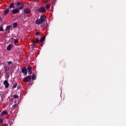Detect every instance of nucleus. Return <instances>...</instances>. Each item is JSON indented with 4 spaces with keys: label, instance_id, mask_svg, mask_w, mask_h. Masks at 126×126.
<instances>
[{
    "label": "nucleus",
    "instance_id": "nucleus-1",
    "mask_svg": "<svg viewBox=\"0 0 126 126\" xmlns=\"http://www.w3.org/2000/svg\"><path fill=\"white\" fill-rule=\"evenodd\" d=\"M14 8V3H11L9 5V8H7L6 9L4 10V13H3V15L6 16L7 14H8L9 13V10L10 9Z\"/></svg>",
    "mask_w": 126,
    "mask_h": 126
},
{
    "label": "nucleus",
    "instance_id": "nucleus-2",
    "mask_svg": "<svg viewBox=\"0 0 126 126\" xmlns=\"http://www.w3.org/2000/svg\"><path fill=\"white\" fill-rule=\"evenodd\" d=\"M24 14H31V9L30 8H26L23 10Z\"/></svg>",
    "mask_w": 126,
    "mask_h": 126
},
{
    "label": "nucleus",
    "instance_id": "nucleus-3",
    "mask_svg": "<svg viewBox=\"0 0 126 126\" xmlns=\"http://www.w3.org/2000/svg\"><path fill=\"white\" fill-rule=\"evenodd\" d=\"M17 5L18 7V9L22 10L24 9V4H22L21 2H17Z\"/></svg>",
    "mask_w": 126,
    "mask_h": 126
},
{
    "label": "nucleus",
    "instance_id": "nucleus-4",
    "mask_svg": "<svg viewBox=\"0 0 126 126\" xmlns=\"http://www.w3.org/2000/svg\"><path fill=\"white\" fill-rule=\"evenodd\" d=\"M11 14H17L20 13V10L17 8L14 9L13 10H11Z\"/></svg>",
    "mask_w": 126,
    "mask_h": 126
},
{
    "label": "nucleus",
    "instance_id": "nucleus-5",
    "mask_svg": "<svg viewBox=\"0 0 126 126\" xmlns=\"http://www.w3.org/2000/svg\"><path fill=\"white\" fill-rule=\"evenodd\" d=\"M36 11L40 13H45L46 12L45 8L44 6H41L36 10Z\"/></svg>",
    "mask_w": 126,
    "mask_h": 126
},
{
    "label": "nucleus",
    "instance_id": "nucleus-6",
    "mask_svg": "<svg viewBox=\"0 0 126 126\" xmlns=\"http://www.w3.org/2000/svg\"><path fill=\"white\" fill-rule=\"evenodd\" d=\"M32 76L31 75L27 76L26 77L23 79V81L25 83L28 82L31 80Z\"/></svg>",
    "mask_w": 126,
    "mask_h": 126
},
{
    "label": "nucleus",
    "instance_id": "nucleus-7",
    "mask_svg": "<svg viewBox=\"0 0 126 126\" xmlns=\"http://www.w3.org/2000/svg\"><path fill=\"white\" fill-rule=\"evenodd\" d=\"M22 72L23 73L25 74V75H27V74H28L27 68H26V67H23L22 69Z\"/></svg>",
    "mask_w": 126,
    "mask_h": 126
},
{
    "label": "nucleus",
    "instance_id": "nucleus-8",
    "mask_svg": "<svg viewBox=\"0 0 126 126\" xmlns=\"http://www.w3.org/2000/svg\"><path fill=\"white\" fill-rule=\"evenodd\" d=\"M43 22H44V21H41L39 19H37L36 21H35V24L40 25V24H43Z\"/></svg>",
    "mask_w": 126,
    "mask_h": 126
},
{
    "label": "nucleus",
    "instance_id": "nucleus-9",
    "mask_svg": "<svg viewBox=\"0 0 126 126\" xmlns=\"http://www.w3.org/2000/svg\"><path fill=\"white\" fill-rule=\"evenodd\" d=\"M3 84L5 85V88H8L9 86V84L7 80H5L3 82Z\"/></svg>",
    "mask_w": 126,
    "mask_h": 126
},
{
    "label": "nucleus",
    "instance_id": "nucleus-10",
    "mask_svg": "<svg viewBox=\"0 0 126 126\" xmlns=\"http://www.w3.org/2000/svg\"><path fill=\"white\" fill-rule=\"evenodd\" d=\"M45 19L46 17L44 15H41V16L40 17V19H39V20H41V21L44 22Z\"/></svg>",
    "mask_w": 126,
    "mask_h": 126
},
{
    "label": "nucleus",
    "instance_id": "nucleus-11",
    "mask_svg": "<svg viewBox=\"0 0 126 126\" xmlns=\"http://www.w3.org/2000/svg\"><path fill=\"white\" fill-rule=\"evenodd\" d=\"M40 42V40L39 39H38V38H37L36 40H33V41H32V43H33V44H35V43H39Z\"/></svg>",
    "mask_w": 126,
    "mask_h": 126
},
{
    "label": "nucleus",
    "instance_id": "nucleus-12",
    "mask_svg": "<svg viewBox=\"0 0 126 126\" xmlns=\"http://www.w3.org/2000/svg\"><path fill=\"white\" fill-rule=\"evenodd\" d=\"M12 46V44H10L9 45H8L7 47V51H10L11 49Z\"/></svg>",
    "mask_w": 126,
    "mask_h": 126
},
{
    "label": "nucleus",
    "instance_id": "nucleus-13",
    "mask_svg": "<svg viewBox=\"0 0 126 126\" xmlns=\"http://www.w3.org/2000/svg\"><path fill=\"white\" fill-rule=\"evenodd\" d=\"M36 78V74H33L32 76V80H35Z\"/></svg>",
    "mask_w": 126,
    "mask_h": 126
},
{
    "label": "nucleus",
    "instance_id": "nucleus-14",
    "mask_svg": "<svg viewBox=\"0 0 126 126\" xmlns=\"http://www.w3.org/2000/svg\"><path fill=\"white\" fill-rule=\"evenodd\" d=\"M46 39V36H43L40 40V42H44Z\"/></svg>",
    "mask_w": 126,
    "mask_h": 126
},
{
    "label": "nucleus",
    "instance_id": "nucleus-15",
    "mask_svg": "<svg viewBox=\"0 0 126 126\" xmlns=\"http://www.w3.org/2000/svg\"><path fill=\"white\" fill-rule=\"evenodd\" d=\"M5 114H8V113L6 111H3V112H1V116H3Z\"/></svg>",
    "mask_w": 126,
    "mask_h": 126
},
{
    "label": "nucleus",
    "instance_id": "nucleus-16",
    "mask_svg": "<svg viewBox=\"0 0 126 126\" xmlns=\"http://www.w3.org/2000/svg\"><path fill=\"white\" fill-rule=\"evenodd\" d=\"M10 28H11V26H7V27L6 28V31H9L10 30Z\"/></svg>",
    "mask_w": 126,
    "mask_h": 126
},
{
    "label": "nucleus",
    "instance_id": "nucleus-17",
    "mask_svg": "<svg viewBox=\"0 0 126 126\" xmlns=\"http://www.w3.org/2000/svg\"><path fill=\"white\" fill-rule=\"evenodd\" d=\"M17 85H18L17 83V82H14V85L13 86V89L16 88Z\"/></svg>",
    "mask_w": 126,
    "mask_h": 126
},
{
    "label": "nucleus",
    "instance_id": "nucleus-18",
    "mask_svg": "<svg viewBox=\"0 0 126 126\" xmlns=\"http://www.w3.org/2000/svg\"><path fill=\"white\" fill-rule=\"evenodd\" d=\"M13 98H14V99H18V98H19V96H18V95H16V94H14V95H13Z\"/></svg>",
    "mask_w": 126,
    "mask_h": 126
},
{
    "label": "nucleus",
    "instance_id": "nucleus-19",
    "mask_svg": "<svg viewBox=\"0 0 126 126\" xmlns=\"http://www.w3.org/2000/svg\"><path fill=\"white\" fill-rule=\"evenodd\" d=\"M32 70V67L31 66H28L27 70Z\"/></svg>",
    "mask_w": 126,
    "mask_h": 126
},
{
    "label": "nucleus",
    "instance_id": "nucleus-20",
    "mask_svg": "<svg viewBox=\"0 0 126 126\" xmlns=\"http://www.w3.org/2000/svg\"><path fill=\"white\" fill-rule=\"evenodd\" d=\"M17 27V23H14L13 24V27L14 28H16Z\"/></svg>",
    "mask_w": 126,
    "mask_h": 126
},
{
    "label": "nucleus",
    "instance_id": "nucleus-21",
    "mask_svg": "<svg viewBox=\"0 0 126 126\" xmlns=\"http://www.w3.org/2000/svg\"><path fill=\"white\" fill-rule=\"evenodd\" d=\"M3 28L2 26H0V32H3Z\"/></svg>",
    "mask_w": 126,
    "mask_h": 126
},
{
    "label": "nucleus",
    "instance_id": "nucleus-22",
    "mask_svg": "<svg viewBox=\"0 0 126 126\" xmlns=\"http://www.w3.org/2000/svg\"><path fill=\"white\" fill-rule=\"evenodd\" d=\"M50 7V5L49 4H47L46 5V9H48Z\"/></svg>",
    "mask_w": 126,
    "mask_h": 126
},
{
    "label": "nucleus",
    "instance_id": "nucleus-23",
    "mask_svg": "<svg viewBox=\"0 0 126 126\" xmlns=\"http://www.w3.org/2000/svg\"><path fill=\"white\" fill-rule=\"evenodd\" d=\"M7 63L9 65L11 64L12 63V61H8L7 62Z\"/></svg>",
    "mask_w": 126,
    "mask_h": 126
},
{
    "label": "nucleus",
    "instance_id": "nucleus-24",
    "mask_svg": "<svg viewBox=\"0 0 126 126\" xmlns=\"http://www.w3.org/2000/svg\"><path fill=\"white\" fill-rule=\"evenodd\" d=\"M18 42V39H14V43L16 44Z\"/></svg>",
    "mask_w": 126,
    "mask_h": 126
},
{
    "label": "nucleus",
    "instance_id": "nucleus-25",
    "mask_svg": "<svg viewBox=\"0 0 126 126\" xmlns=\"http://www.w3.org/2000/svg\"><path fill=\"white\" fill-rule=\"evenodd\" d=\"M28 73L29 74H31L32 73V71L31 70H29V72H28Z\"/></svg>",
    "mask_w": 126,
    "mask_h": 126
},
{
    "label": "nucleus",
    "instance_id": "nucleus-26",
    "mask_svg": "<svg viewBox=\"0 0 126 126\" xmlns=\"http://www.w3.org/2000/svg\"><path fill=\"white\" fill-rule=\"evenodd\" d=\"M8 70H9V68H7V67L5 68V72H7Z\"/></svg>",
    "mask_w": 126,
    "mask_h": 126
},
{
    "label": "nucleus",
    "instance_id": "nucleus-27",
    "mask_svg": "<svg viewBox=\"0 0 126 126\" xmlns=\"http://www.w3.org/2000/svg\"><path fill=\"white\" fill-rule=\"evenodd\" d=\"M3 120L2 119H0V124H3Z\"/></svg>",
    "mask_w": 126,
    "mask_h": 126
},
{
    "label": "nucleus",
    "instance_id": "nucleus-28",
    "mask_svg": "<svg viewBox=\"0 0 126 126\" xmlns=\"http://www.w3.org/2000/svg\"><path fill=\"white\" fill-rule=\"evenodd\" d=\"M42 1L44 3H46L47 2V0H42Z\"/></svg>",
    "mask_w": 126,
    "mask_h": 126
},
{
    "label": "nucleus",
    "instance_id": "nucleus-29",
    "mask_svg": "<svg viewBox=\"0 0 126 126\" xmlns=\"http://www.w3.org/2000/svg\"><path fill=\"white\" fill-rule=\"evenodd\" d=\"M40 32H37L36 33H35V35H39Z\"/></svg>",
    "mask_w": 126,
    "mask_h": 126
},
{
    "label": "nucleus",
    "instance_id": "nucleus-30",
    "mask_svg": "<svg viewBox=\"0 0 126 126\" xmlns=\"http://www.w3.org/2000/svg\"><path fill=\"white\" fill-rule=\"evenodd\" d=\"M17 106V104H15L13 105V108H15Z\"/></svg>",
    "mask_w": 126,
    "mask_h": 126
},
{
    "label": "nucleus",
    "instance_id": "nucleus-31",
    "mask_svg": "<svg viewBox=\"0 0 126 126\" xmlns=\"http://www.w3.org/2000/svg\"><path fill=\"white\" fill-rule=\"evenodd\" d=\"M10 32V31L8 32V33H9Z\"/></svg>",
    "mask_w": 126,
    "mask_h": 126
}]
</instances>
